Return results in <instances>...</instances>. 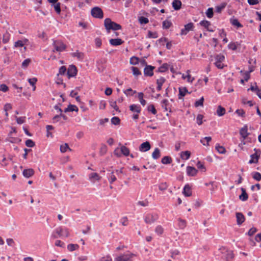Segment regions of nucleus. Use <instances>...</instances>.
Segmentation results:
<instances>
[{
	"mask_svg": "<svg viewBox=\"0 0 261 261\" xmlns=\"http://www.w3.org/2000/svg\"><path fill=\"white\" fill-rule=\"evenodd\" d=\"M108 178L109 182L111 184H112L114 181H115L117 179L116 176L114 174V172L112 171L111 173L108 174Z\"/></svg>",
	"mask_w": 261,
	"mask_h": 261,
	"instance_id": "35",
	"label": "nucleus"
},
{
	"mask_svg": "<svg viewBox=\"0 0 261 261\" xmlns=\"http://www.w3.org/2000/svg\"><path fill=\"white\" fill-rule=\"evenodd\" d=\"M212 140L211 137H205L201 139L200 142L204 146H208L209 142Z\"/></svg>",
	"mask_w": 261,
	"mask_h": 261,
	"instance_id": "31",
	"label": "nucleus"
},
{
	"mask_svg": "<svg viewBox=\"0 0 261 261\" xmlns=\"http://www.w3.org/2000/svg\"><path fill=\"white\" fill-rule=\"evenodd\" d=\"M238 44L236 42H230L228 45V47L229 49H231L232 50H235L237 48Z\"/></svg>",
	"mask_w": 261,
	"mask_h": 261,
	"instance_id": "48",
	"label": "nucleus"
},
{
	"mask_svg": "<svg viewBox=\"0 0 261 261\" xmlns=\"http://www.w3.org/2000/svg\"><path fill=\"white\" fill-rule=\"evenodd\" d=\"M252 177L257 181L261 180V174L258 172H254L252 173Z\"/></svg>",
	"mask_w": 261,
	"mask_h": 261,
	"instance_id": "42",
	"label": "nucleus"
},
{
	"mask_svg": "<svg viewBox=\"0 0 261 261\" xmlns=\"http://www.w3.org/2000/svg\"><path fill=\"white\" fill-rule=\"evenodd\" d=\"M161 156L160 150L158 148H155L152 153V157L153 159H158Z\"/></svg>",
	"mask_w": 261,
	"mask_h": 261,
	"instance_id": "30",
	"label": "nucleus"
},
{
	"mask_svg": "<svg viewBox=\"0 0 261 261\" xmlns=\"http://www.w3.org/2000/svg\"><path fill=\"white\" fill-rule=\"evenodd\" d=\"M53 45L55 48V49L53 50L54 52L55 51L62 52L65 50L66 48V45L61 40H53Z\"/></svg>",
	"mask_w": 261,
	"mask_h": 261,
	"instance_id": "5",
	"label": "nucleus"
},
{
	"mask_svg": "<svg viewBox=\"0 0 261 261\" xmlns=\"http://www.w3.org/2000/svg\"><path fill=\"white\" fill-rule=\"evenodd\" d=\"M187 173L188 176H194L197 173V170L194 167L191 166H188L187 167Z\"/></svg>",
	"mask_w": 261,
	"mask_h": 261,
	"instance_id": "14",
	"label": "nucleus"
},
{
	"mask_svg": "<svg viewBox=\"0 0 261 261\" xmlns=\"http://www.w3.org/2000/svg\"><path fill=\"white\" fill-rule=\"evenodd\" d=\"M242 194L239 196V198L243 201H245L248 199V194L246 192V190L244 188H241Z\"/></svg>",
	"mask_w": 261,
	"mask_h": 261,
	"instance_id": "25",
	"label": "nucleus"
},
{
	"mask_svg": "<svg viewBox=\"0 0 261 261\" xmlns=\"http://www.w3.org/2000/svg\"><path fill=\"white\" fill-rule=\"evenodd\" d=\"M203 118V115H202L201 114H199L197 115V118H196V123L199 125L202 124Z\"/></svg>",
	"mask_w": 261,
	"mask_h": 261,
	"instance_id": "57",
	"label": "nucleus"
},
{
	"mask_svg": "<svg viewBox=\"0 0 261 261\" xmlns=\"http://www.w3.org/2000/svg\"><path fill=\"white\" fill-rule=\"evenodd\" d=\"M237 223L239 225H241L245 221L244 216L242 213L238 212L236 213Z\"/></svg>",
	"mask_w": 261,
	"mask_h": 261,
	"instance_id": "15",
	"label": "nucleus"
},
{
	"mask_svg": "<svg viewBox=\"0 0 261 261\" xmlns=\"http://www.w3.org/2000/svg\"><path fill=\"white\" fill-rule=\"evenodd\" d=\"M172 5L175 10H178L181 8V2L180 0H174Z\"/></svg>",
	"mask_w": 261,
	"mask_h": 261,
	"instance_id": "22",
	"label": "nucleus"
},
{
	"mask_svg": "<svg viewBox=\"0 0 261 261\" xmlns=\"http://www.w3.org/2000/svg\"><path fill=\"white\" fill-rule=\"evenodd\" d=\"M25 145L28 147H32L35 145V143L32 140L28 139L25 141Z\"/></svg>",
	"mask_w": 261,
	"mask_h": 261,
	"instance_id": "63",
	"label": "nucleus"
},
{
	"mask_svg": "<svg viewBox=\"0 0 261 261\" xmlns=\"http://www.w3.org/2000/svg\"><path fill=\"white\" fill-rule=\"evenodd\" d=\"M68 149H70V148L66 143L61 145L60 146V150L62 152H65Z\"/></svg>",
	"mask_w": 261,
	"mask_h": 261,
	"instance_id": "51",
	"label": "nucleus"
},
{
	"mask_svg": "<svg viewBox=\"0 0 261 261\" xmlns=\"http://www.w3.org/2000/svg\"><path fill=\"white\" fill-rule=\"evenodd\" d=\"M10 38V34L8 32H6L3 37V42L7 43L9 42Z\"/></svg>",
	"mask_w": 261,
	"mask_h": 261,
	"instance_id": "41",
	"label": "nucleus"
},
{
	"mask_svg": "<svg viewBox=\"0 0 261 261\" xmlns=\"http://www.w3.org/2000/svg\"><path fill=\"white\" fill-rule=\"evenodd\" d=\"M213 9L212 8H208L206 12V16L209 18L213 16Z\"/></svg>",
	"mask_w": 261,
	"mask_h": 261,
	"instance_id": "50",
	"label": "nucleus"
},
{
	"mask_svg": "<svg viewBox=\"0 0 261 261\" xmlns=\"http://www.w3.org/2000/svg\"><path fill=\"white\" fill-rule=\"evenodd\" d=\"M77 70L75 66L70 65L67 71V74L69 77H73L76 75Z\"/></svg>",
	"mask_w": 261,
	"mask_h": 261,
	"instance_id": "12",
	"label": "nucleus"
},
{
	"mask_svg": "<svg viewBox=\"0 0 261 261\" xmlns=\"http://www.w3.org/2000/svg\"><path fill=\"white\" fill-rule=\"evenodd\" d=\"M215 148L219 153L224 154L226 152L225 148L223 146H220L219 144H217L216 145Z\"/></svg>",
	"mask_w": 261,
	"mask_h": 261,
	"instance_id": "39",
	"label": "nucleus"
},
{
	"mask_svg": "<svg viewBox=\"0 0 261 261\" xmlns=\"http://www.w3.org/2000/svg\"><path fill=\"white\" fill-rule=\"evenodd\" d=\"M23 175L26 178H29L34 174V171L33 169H24L22 172Z\"/></svg>",
	"mask_w": 261,
	"mask_h": 261,
	"instance_id": "20",
	"label": "nucleus"
},
{
	"mask_svg": "<svg viewBox=\"0 0 261 261\" xmlns=\"http://www.w3.org/2000/svg\"><path fill=\"white\" fill-rule=\"evenodd\" d=\"M172 161V159L171 157L168 156H165L162 159V163L163 164H170Z\"/></svg>",
	"mask_w": 261,
	"mask_h": 261,
	"instance_id": "40",
	"label": "nucleus"
},
{
	"mask_svg": "<svg viewBox=\"0 0 261 261\" xmlns=\"http://www.w3.org/2000/svg\"><path fill=\"white\" fill-rule=\"evenodd\" d=\"M155 232L159 235L162 234L164 232V229L161 225H158L155 229Z\"/></svg>",
	"mask_w": 261,
	"mask_h": 261,
	"instance_id": "46",
	"label": "nucleus"
},
{
	"mask_svg": "<svg viewBox=\"0 0 261 261\" xmlns=\"http://www.w3.org/2000/svg\"><path fill=\"white\" fill-rule=\"evenodd\" d=\"M241 136V143L239 144V146L245 145L248 142H251V138L249 137L250 135V133L248 131V126L245 125L243 127L241 128L239 131Z\"/></svg>",
	"mask_w": 261,
	"mask_h": 261,
	"instance_id": "3",
	"label": "nucleus"
},
{
	"mask_svg": "<svg viewBox=\"0 0 261 261\" xmlns=\"http://www.w3.org/2000/svg\"><path fill=\"white\" fill-rule=\"evenodd\" d=\"M135 254L130 252L121 254L115 258L114 261H132V258Z\"/></svg>",
	"mask_w": 261,
	"mask_h": 261,
	"instance_id": "7",
	"label": "nucleus"
},
{
	"mask_svg": "<svg viewBox=\"0 0 261 261\" xmlns=\"http://www.w3.org/2000/svg\"><path fill=\"white\" fill-rule=\"evenodd\" d=\"M148 111L151 112L153 114L155 115L156 114V111L153 105H150L148 106Z\"/></svg>",
	"mask_w": 261,
	"mask_h": 261,
	"instance_id": "60",
	"label": "nucleus"
},
{
	"mask_svg": "<svg viewBox=\"0 0 261 261\" xmlns=\"http://www.w3.org/2000/svg\"><path fill=\"white\" fill-rule=\"evenodd\" d=\"M28 42V40L27 39H24L23 40H18L15 42L14 47H22Z\"/></svg>",
	"mask_w": 261,
	"mask_h": 261,
	"instance_id": "28",
	"label": "nucleus"
},
{
	"mask_svg": "<svg viewBox=\"0 0 261 261\" xmlns=\"http://www.w3.org/2000/svg\"><path fill=\"white\" fill-rule=\"evenodd\" d=\"M79 248V246L77 244H70L67 245V249L71 252L77 250Z\"/></svg>",
	"mask_w": 261,
	"mask_h": 261,
	"instance_id": "34",
	"label": "nucleus"
},
{
	"mask_svg": "<svg viewBox=\"0 0 261 261\" xmlns=\"http://www.w3.org/2000/svg\"><path fill=\"white\" fill-rule=\"evenodd\" d=\"M99 261H112L111 257L109 255L101 257Z\"/></svg>",
	"mask_w": 261,
	"mask_h": 261,
	"instance_id": "64",
	"label": "nucleus"
},
{
	"mask_svg": "<svg viewBox=\"0 0 261 261\" xmlns=\"http://www.w3.org/2000/svg\"><path fill=\"white\" fill-rule=\"evenodd\" d=\"M121 154L127 156L129 155V150L125 146H121L120 148Z\"/></svg>",
	"mask_w": 261,
	"mask_h": 261,
	"instance_id": "29",
	"label": "nucleus"
},
{
	"mask_svg": "<svg viewBox=\"0 0 261 261\" xmlns=\"http://www.w3.org/2000/svg\"><path fill=\"white\" fill-rule=\"evenodd\" d=\"M159 218L158 215L156 213H148L144 217V220L146 224H151L155 222Z\"/></svg>",
	"mask_w": 261,
	"mask_h": 261,
	"instance_id": "6",
	"label": "nucleus"
},
{
	"mask_svg": "<svg viewBox=\"0 0 261 261\" xmlns=\"http://www.w3.org/2000/svg\"><path fill=\"white\" fill-rule=\"evenodd\" d=\"M196 166L197 168L201 170L202 172H205L206 171V168L204 166L203 164L200 161H198L197 163Z\"/></svg>",
	"mask_w": 261,
	"mask_h": 261,
	"instance_id": "43",
	"label": "nucleus"
},
{
	"mask_svg": "<svg viewBox=\"0 0 261 261\" xmlns=\"http://www.w3.org/2000/svg\"><path fill=\"white\" fill-rule=\"evenodd\" d=\"M225 113V109L222 107L221 106H219L218 107L217 110V114L219 116H223Z\"/></svg>",
	"mask_w": 261,
	"mask_h": 261,
	"instance_id": "38",
	"label": "nucleus"
},
{
	"mask_svg": "<svg viewBox=\"0 0 261 261\" xmlns=\"http://www.w3.org/2000/svg\"><path fill=\"white\" fill-rule=\"evenodd\" d=\"M132 70L133 73L135 76L139 75L141 74V72L139 71V69L135 67H132Z\"/></svg>",
	"mask_w": 261,
	"mask_h": 261,
	"instance_id": "54",
	"label": "nucleus"
},
{
	"mask_svg": "<svg viewBox=\"0 0 261 261\" xmlns=\"http://www.w3.org/2000/svg\"><path fill=\"white\" fill-rule=\"evenodd\" d=\"M104 25L108 33H110L111 30L116 31L121 29V26L111 20L110 18H106L104 21Z\"/></svg>",
	"mask_w": 261,
	"mask_h": 261,
	"instance_id": "4",
	"label": "nucleus"
},
{
	"mask_svg": "<svg viewBox=\"0 0 261 261\" xmlns=\"http://www.w3.org/2000/svg\"><path fill=\"white\" fill-rule=\"evenodd\" d=\"M123 41L119 38L111 39L110 40V43L113 46H117L121 45L123 43Z\"/></svg>",
	"mask_w": 261,
	"mask_h": 261,
	"instance_id": "23",
	"label": "nucleus"
},
{
	"mask_svg": "<svg viewBox=\"0 0 261 261\" xmlns=\"http://www.w3.org/2000/svg\"><path fill=\"white\" fill-rule=\"evenodd\" d=\"M154 67L151 66H147L144 70V75L151 76L153 75V69Z\"/></svg>",
	"mask_w": 261,
	"mask_h": 261,
	"instance_id": "18",
	"label": "nucleus"
},
{
	"mask_svg": "<svg viewBox=\"0 0 261 261\" xmlns=\"http://www.w3.org/2000/svg\"><path fill=\"white\" fill-rule=\"evenodd\" d=\"M71 55L73 57L76 58L79 61H83L84 58V54L79 50L72 53Z\"/></svg>",
	"mask_w": 261,
	"mask_h": 261,
	"instance_id": "16",
	"label": "nucleus"
},
{
	"mask_svg": "<svg viewBox=\"0 0 261 261\" xmlns=\"http://www.w3.org/2000/svg\"><path fill=\"white\" fill-rule=\"evenodd\" d=\"M89 179L91 182L94 183L96 181L100 180L101 176L96 173L92 172L89 175Z\"/></svg>",
	"mask_w": 261,
	"mask_h": 261,
	"instance_id": "13",
	"label": "nucleus"
},
{
	"mask_svg": "<svg viewBox=\"0 0 261 261\" xmlns=\"http://www.w3.org/2000/svg\"><path fill=\"white\" fill-rule=\"evenodd\" d=\"M191 153L189 151H185L181 152L180 157L183 160H188L190 157Z\"/></svg>",
	"mask_w": 261,
	"mask_h": 261,
	"instance_id": "32",
	"label": "nucleus"
},
{
	"mask_svg": "<svg viewBox=\"0 0 261 261\" xmlns=\"http://www.w3.org/2000/svg\"><path fill=\"white\" fill-rule=\"evenodd\" d=\"M129 109L133 112L139 114L141 112V108L139 105L133 104L129 106Z\"/></svg>",
	"mask_w": 261,
	"mask_h": 261,
	"instance_id": "19",
	"label": "nucleus"
},
{
	"mask_svg": "<svg viewBox=\"0 0 261 261\" xmlns=\"http://www.w3.org/2000/svg\"><path fill=\"white\" fill-rule=\"evenodd\" d=\"M168 68V65L167 64H164L161 67L159 68V71L161 72H165Z\"/></svg>",
	"mask_w": 261,
	"mask_h": 261,
	"instance_id": "52",
	"label": "nucleus"
},
{
	"mask_svg": "<svg viewBox=\"0 0 261 261\" xmlns=\"http://www.w3.org/2000/svg\"><path fill=\"white\" fill-rule=\"evenodd\" d=\"M190 71L189 70L187 71V79L188 82L192 83L194 80V77L191 76V75L190 74Z\"/></svg>",
	"mask_w": 261,
	"mask_h": 261,
	"instance_id": "55",
	"label": "nucleus"
},
{
	"mask_svg": "<svg viewBox=\"0 0 261 261\" xmlns=\"http://www.w3.org/2000/svg\"><path fill=\"white\" fill-rule=\"evenodd\" d=\"M111 122L114 125L119 124L120 123V119L117 117H114L111 119Z\"/></svg>",
	"mask_w": 261,
	"mask_h": 261,
	"instance_id": "62",
	"label": "nucleus"
},
{
	"mask_svg": "<svg viewBox=\"0 0 261 261\" xmlns=\"http://www.w3.org/2000/svg\"><path fill=\"white\" fill-rule=\"evenodd\" d=\"M225 57L222 54L217 55L215 57V66L219 69H222L224 67L223 62L224 61Z\"/></svg>",
	"mask_w": 261,
	"mask_h": 261,
	"instance_id": "9",
	"label": "nucleus"
},
{
	"mask_svg": "<svg viewBox=\"0 0 261 261\" xmlns=\"http://www.w3.org/2000/svg\"><path fill=\"white\" fill-rule=\"evenodd\" d=\"M78 109L76 106L75 105H69L67 108L64 110V112H73V111H77Z\"/></svg>",
	"mask_w": 261,
	"mask_h": 261,
	"instance_id": "33",
	"label": "nucleus"
},
{
	"mask_svg": "<svg viewBox=\"0 0 261 261\" xmlns=\"http://www.w3.org/2000/svg\"><path fill=\"white\" fill-rule=\"evenodd\" d=\"M189 93L188 89L186 87H179V94L178 98L182 99L187 93Z\"/></svg>",
	"mask_w": 261,
	"mask_h": 261,
	"instance_id": "21",
	"label": "nucleus"
},
{
	"mask_svg": "<svg viewBox=\"0 0 261 261\" xmlns=\"http://www.w3.org/2000/svg\"><path fill=\"white\" fill-rule=\"evenodd\" d=\"M178 226L181 229H184L186 226V222L185 220L181 219H178Z\"/></svg>",
	"mask_w": 261,
	"mask_h": 261,
	"instance_id": "44",
	"label": "nucleus"
},
{
	"mask_svg": "<svg viewBox=\"0 0 261 261\" xmlns=\"http://www.w3.org/2000/svg\"><path fill=\"white\" fill-rule=\"evenodd\" d=\"M139 59L136 57H133L130 59V63L132 65H136L138 63Z\"/></svg>",
	"mask_w": 261,
	"mask_h": 261,
	"instance_id": "61",
	"label": "nucleus"
},
{
	"mask_svg": "<svg viewBox=\"0 0 261 261\" xmlns=\"http://www.w3.org/2000/svg\"><path fill=\"white\" fill-rule=\"evenodd\" d=\"M193 28V23H189L185 25V30H181L182 34H186L190 30H192Z\"/></svg>",
	"mask_w": 261,
	"mask_h": 261,
	"instance_id": "24",
	"label": "nucleus"
},
{
	"mask_svg": "<svg viewBox=\"0 0 261 261\" xmlns=\"http://www.w3.org/2000/svg\"><path fill=\"white\" fill-rule=\"evenodd\" d=\"M110 103L111 107L113 108L115 111L120 112L119 110V108L117 106L116 101H111L110 102Z\"/></svg>",
	"mask_w": 261,
	"mask_h": 261,
	"instance_id": "59",
	"label": "nucleus"
},
{
	"mask_svg": "<svg viewBox=\"0 0 261 261\" xmlns=\"http://www.w3.org/2000/svg\"><path fill=\"white\" fill-rule=\"evenodd\" d=\"M199 24L204 27L209 32H214V30L210 28L211 22L207 20H202L199 22Z\"/></svg>",
	"mask_w": 261,
	"mask_h": 261,
	"instance_id": "17",
	"label": "nucleus"
},
{
	"mask_svg": "<svg viewBox=\"0 0 261 261\" xmlns=\"http://www.w3.org/2000/svg\"><path fill=\"white\" fill-rule=\"evenodd\" d=\"M69 236V229L66 227L60 226L56 228L52 232L51 234V238L55 239L58 238H67Z\"/></svg>",
	"mask_w": 261,
	"mask_h": 261,
	"instance_id": "1",
	"label": "nucleus"
},
{
	"mask_svg": "<svg viewBox=\"0 0 261 261\" xmlns=\"http://www.w3.org/2000/svg\"><path fill=\"white\" fill-rule=\"evenodd\" d=\"M231 24L234 25L237 27V28H241L242 25L239 22L238 19H233L231 20Z\"/></svg>",
	"mask_w": 261,
	"mask_h": 261,
	"instance_id": "49",
	"label": "nucleus"
},
{
	"mask_svg": "<svg viewBox=\"0 0 261 261\" xmlns=\"http://www.w3.org/2000/svg\"><path fill=\"white\" fill-rule=\"evenodd\" d=\"M124 93L127 96L128 95H133L134 93H136V91H133L131 88H129L125 91H124Z\"/></svg>",
	"mask_w": 261,
	"mask_h": 261,
	"instance_id": "58",
	"label": "nucleus"
},
{
	"mask_svg": "<svg viewBox=\"0 0 261 261\" xmlns=\"http://www.w3.org/2000/svg\"><path fill=\"white\" fill-rule=\"evenodd\" d=\"M204 98L203 97H201L200 99L197 100L195 102V106L198 107L199 106L202 107L203 105Z\"/></svg>",
	"mask_w": 261,
	"mask_h": 261,
	"instance_id": "45",
	"label": "nucleus"
},
{
	"mask_svg": "<svg viewBox=\"0 0 261 261\" xmlns=\"http://www.w3.org/2000/svg\"><path fill=\"white\" fill-rule=\"evenodd\" d=\"M151 146L148 141L142 143L139 146V150L141 152H146L150 150Z\"/></svg>",
	"mask_w": 261,
	"mask_h": 261,
	"instance_id": "11",
	"label": "nucleus"
},
{
	"mask_svg": "<svg viewBox=\"0 0 261 261\" xmlns=\"http://www.w3.org/2000/svg\"><path fill=\"white\" fill-rule=\"evenodd\" d=\"M182 193L186 196H190L192 194V192L191 190L190 187L187 185L184 187V188L183 189Z\"/></svg>",
	"mask_w": 261,
	"mask_h": 261,
	"instance_id": "26",
	"label": "nucleus"
},
{
	"mask_svg": "<svg viewBox=\"0 0 261 261\" xmlns=\"http://www.w3.org/2000/svg\"><path fill=\"white\" fill-rule=\"evenodd\" d=\"M91 15L96 18L101 19L103 17V13L102 9L98 7H95L91 9Z\"/></svg>",
	"mask_w": 261,
	"mask_h": 261,
	"instance_id": "8",
	"label": "nucleus"
},
{
	"mask_svg": "<svg viewBox=\"0 0 261 261\" xmlns=\"http://www.w3.org/2000/svg\"><path fill=\"white\" fill-rule=\"evenodd\" d=\"M171 25V22L167 20H166L163 22V28L164 29H167L170 28Z\"/></svg>",
	"mask_w": 261,
	"mask_h": 261,
	"instance_id": "56",
	"label": "nucleus"
},
{
	"mask_svg": "<svg viewBox=\"0 0 261 261\" xmlns=\"http://www.w3.org/2000/svg\"><path fill=\"white\" fill-rule=\"evenodd\" d=\"M254 150L255 152L251 155V160H249V164L256 163L258 162V160L260 155V151L259 149L255 148Z\"/></svg>",
	"mask_w": 261,
	"mask_h": 261,
	"instance_id": "10",
	"label": "nucleus"
},
{
	"mask_svg": "<svg viewBox=\"0 0 261 261\" xmlns=\"http://www.w3.org/2000/svg\"><path fill=\"white\" fill-rule=\"evenodd\" d=\"M139 21L140 24H147L149 22V20L147 18L141 16L139 18Z\"/></svg>",
	"mask_w": 261,
	"mask_h": 261,
	"instance_id": "47",
	"label": "nucleus"
},
{
	"mask_svg": "<svg viewBox=\"0 0 261 261\" xmlns=\"http://www.w3.org/2000/svg\"><path fill=\"white\" fill-rule=\"evenodd\" d=\"M57 12V14H59L61 13V4L60 3L57 2L56 3H54L51 5Z\"/></svg>",
	"mask_w": 261,
	"mask_h": 261,
	"instance_id": "36",
	"label": "nucleus"
},
{
	"mask_svg": "<svg viewBox=\"0 0 261 261\" xmlns=\"http://www.w3.org/2000/svg\"><path fill=\"white\" fill-rule=\"evenodd\" d=\"M143 96H144V94L142 92H140L138 93V98L139 99V100L140 102L141 103V104L142 106H144L146 103V101L145 100H144L143 99Z\"/></svg>",
	"mask_w": 261,
	"mask_h": 261,
	"instance_id": "37",
	"label": "nucleus"
},
{
	"mask_svg": "<svg viewBox=\"0 0 261 261\" xmlns=\"http://www.w3.org/2000/svg\"><path fill=\"white\" fill-rule=\"evenodd\" d=\"M15 119L16 120V122L19 124H21L25 122V117H15Z\"/></svg>",
	"mask_w": 261,
	"mask_h": 261,
	"instance_id": "53",
	"label": "nucleus"
},
{
	"mask_svg": "<svg viewBox=\"0 0 261 261\" xmlns=\"http://www.w3.org/2000/svg\"><path fill=\"white\" fill-rule=\"evenodd\" d=\"M217 253V255H220L222 259L226 261H231L234 257L232 251L224 247L220 248Z\"/></svg>",
	"mask_w": 261,
	"mask_h": 261,
	"instance_id": "2",
	"label": "nucleus"
},
{
	"mask_svg": "<svg viewBox=\"0 0 261 261\" xmlns=\"http://www.w3.org/2000/svg\"><path fill=\"white\" fill-rule=\"evenodd\" d=\"M165 79L163 77H161L160 78L156 80V84L158 85L157 90L158 91H160L161 90L162 86L163 84L165 83Z\"/></svg>",
	"mask_w": 261,
	"mask_h": 261,
	"instance_id": "27",
	"label": "nucleus"
}]
</instances>
